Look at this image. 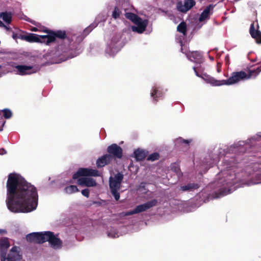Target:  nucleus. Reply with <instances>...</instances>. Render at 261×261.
I'll return each instance as SVG.
<instances>
[{
	"mask_svg": "<svg viewBox=\"0 0 261 261\" xmlns=\"http://www.w3.org/2000/svg\"><path fill=\"white\" fill-rule=\"evenodd\" d=\"M38 200V193L34 186L18 174L9 175L6 202L11 212H32L36 209Z\"/></svg>",
	"mask_w": 261,
	"mask_h": 261,
	"instance_id": "nucleus-1",
	"label": "nucleus"
},
{
	"mask_svg": "<svg viewBox=\"0 0 261 261\" xmlns=\"http://www.w3.org/2000/svg\"><path fill=\"white\" fill-rule=\"evenodd\" d=\"M197 67L194 66L193 69L197 76L201 77L207 83L210 84L212 86H221L223 85H231L237 84L241 81L248 80L252 77H255L261 71L260 67H257L255 70H250L247 74L245 72L241 71L239 72H234L231 74V76L227 80H217L214 77H212L205 73H202L201 75L198 73Z\"/></svg>",
	"mask_w": 261,
	"mask_h": 261,
	"instance_id": "nucleus-2",
	"label": "nucleus"
},
{
	"mask_svg": "<svg viewBox=\"0 0 261 261\" xmlns=\"http://www.w3.org/2000/svg\"><path fill=\"white\" fill-rule=\"evenodd\" d=\"M236 175L234 173V170L230 167H226L222 169L216 176V185L219 188L220 192L216 193L211 195L208 199L218 198L221 196L230 193L234 188L230 187L236 183Z\"/></svg>",
	"mask_w": 261,
	"mask_h": 261,
	"instance_id": "nucleus-3",
	"label": "nucleus"
},
{
	"mask_svg": "<svg viewBox=\"0 0 261 261\" xmlns=\"http://www.w3.org/2000/svg\"><path fill=\"white\" fill-rule=\"evenodd\" d=\"M100 173L96 169L81 168L73 174V179H78L77 184L81 186L94 187L96 185L95 180L90 177H81L80 176H99Z\"/></svg>",
	"mask_w": 261,
	"mask_h": 261,
	"instance_id": "nucleus-4",
	"label": "nucleus"
},
{
	"mask_svg": "<svg viewBox=\"0 0 261 261\" xmlns=\"http://www.w3.org/2000/svg\"><path fill=\"white\" fill-rule=\"evenodd\" d=\"M125 17L130 20L135 25L131 27L132 30L134 32L139 34H142L146 29L148 24V21L146 19H142L139 18L137 15L132 13H126Z\"/></svg>",
	"mask_w": 261,
	"mask_h": 261,
	"instance_id": "nucleus-5",
	"label": "nucleus"
},
{
	"mask_svg": "<svg viewBox=\"0 0 261 261\" xmlns=\"http://www.w3.org/2000/svg\"><path fill=\"white\" fill-rule=\"evenodd\" d=\"M54 38L55 37L52 36H41L34 34H30L28 35H19L18 37V39H21L28 42L44 43L47 45H48L50 42L54 41L55 39Z\"/></svg>",
	"mask_w": 261,
	"mask_h": 261,
	"instance_id": "nucleus-6",
	"label": "nucleus"
},
{
	"mask_svg": "<svg viewBox=\"0 0 261 261\" xmlns=\"http://www.w3.org/2000/svg\"><path fill=\"white\" fill-rule=\"evenodd\" d=\"M123 179V175L117 173L114 177L110 178V188L111 193L115 199L118 200L120 198L119 190L120 188L121 182Z\"/></svg>",
	"mask_w": 261,
	"mask_h": 261,
	"instance_id": "nucleus-7",
	"label": "nucleus"
},
{
	"mask_svg": "<svg viewBox=\"0 0 261 261\" xmlns=\"http://www.w3.org/2000/svg\"><path fill=\"white\" fill-rule=\"evenodd\" d=\"M45 242H48L50 246L54 249H60L62 247V241L58 238V234L55 235L53 232L45 231Z\"/></svg>",
	"mask_w": 261,
	"mask_h": 261,
	"instance_id": "nucleus-8",
	"label": "nucleus"
},
{
	"mask_svg": "<svg viewBox=\"0 0 261 261\" xmlns=\"http://www.w3.org/2000/svg\"><path fill=\"white\" fill-rule=\"evenodd\" d=\"M257 184H261V169L254 167L253 172L249 174L245 185L250 186Z\"/></svg>",
	"mask_w": 261,
	"mask_h": 261,
	"instance_id": "nucleus-9",
	"label": "nucleus"
},
{
	"mask_svg": "<svg viewBox=\"0 0 261 261\" xmlns=\"http://www.w3.org/2000/svg\"><path fill=\"white\" fill-rule=\"evenodd\" d=\"M45 231L40 232H33L27 235L26 239L28 242L35 244H42L45 242Z\"/></svg>",
	"mask_w": 261,
	"mask_h": 261,
	"instance_id": "nucleus-10",
	"label": "nucleus"
},
{
	"mask_svg": "<svg viewBox=\"0 0 261 261\" xmlns=\"http://www.w3.org/2000/svg\"><path fill=\"white\" fill-rule=\"evenodd\" d=\"M21 259V255L18 251V247H13L10 250L8 256L1 257V261H20Z\"/></svg>",
	"mask_w": 261,
	"mask_h": 261,
	"instance_id": "nucleus-11",
	"label": "nucleus"
},
{
	"mask_svg": "<svg viewBox=\"0 0 261 261\" xmlns=\"http://www.w3.org/2000/svg\"><path fill=\"white\" fill-rule=\"evenodd\" d=\"M120 49V43L115 40H111L108 42L106 53L110 56H114Z\"/></svg>",
	"mask_w": 261,
	"mask_h": 261,
	"instance_id": "nucleus-12",
	"label": "nucleus"
},
{
	"mask_svg": "<svg viewBox=\"0 0 261 261\" xmlns=\"http://www.w3.org/2000/svg\"><path fill=\"white\" fill-rule=\"evenodd\" d=\"M195 5L194 0H184L177 3L176 8L181 12H186Z\"/></svg>",
	"mask_w": 261,
	"mask_h": 261,
	"instance_id": "nucleus-13",
	"label": "nucleus"
},
{
	"mask_svg": "<svg viewBox=\"0 0 261 261\" xmlns=\"http://www.w3.org/2000/svg\"><path fill=\"white\" fill-rule=\"evenodd\" d=\"M135 213H118L112 215V220L117 223H126L128 217Z\"/></svg>",
	"mask_w": 261,
	"mask_h": 261,
	"instance_id": "nucleus-14",
	"label": "nucleus"
},
{
	"mask_svg": "<svg viewBox=\"0 0 261 261\" xmlns=\"http://www.w3.org/2000/svg\"><path fill=\"white\" fill-rule=\"evenodd\" d=\"M157 201L155 199L148 201L142 204H140L136 207L135 210L132 212H143L149 210L151 207L156 204Z\"/></svg>",
	"mask_w": 261,
	"mask_h": 261,
	"instance_id": "nucleus-15",
	"label": "nucleus"
},
{
	"mask_svg": "<svg viewBox=\"0 0 261 261\" xmlns=\"http://www.w3.org/2000/svg\"><path fill=\"white\" fill-rule=\"evenodd\" d=\"M181 51L185 53L188 58L191 60V61L196 62V63H201L202 62V56L201 55L198 51H188V52H184L183 48L181 49Z\"/></svg>",
	"mask_w": 261,
	"mask_h": 261,
	"instance_id": "nucleus-16",
	"label": "nucleus"
},
{
	"mask_svg": "<svg viewBox=\"0 0 261 261\" xmlns=\"http://www.w3.org/2000/svg\"><path fill=\"white\" fill-rule=\"evenodd\" d=\"M10 246L7 238H3L0 240L1 257H4L7 255V250Z\"/></svg>",
	"mask_w": 261,
	"mask_h": 261,
	"instance_id": "nucleus-17",
	"label": "nucleus"
},
{
	"mask_svg": "<svg viewBox=\"0 0 261 261\" xmlns=\"http://www.w3.org/2000/svg\"><path fill=\"white\" fill-rule=\"evenodd\" d=\"M108 152L114 156L121 158L122 154V148L116 144H113L108 147Z\"/></svg>",
	"mask_w": 261,
	"mask_h": 261,
	"instance_id": "nucleus-18",
	"label": "nucleus"
},
{
	"mask_svg": "<svg viewBox=\"0 0 261 261\" xmlns=\"http://www.w3.org/2000/svg\"><path fill=\"white\" fill-rule=\"evenodd\" d=\"M15 68L18 70V73L21 75L30 74L36 72V70H34L31 66L17 65Z\"/></svg>",
	"mask_w": 261,
	"mask_h": 261,
	"instance_id": "nucleus-19",
	"label": "nucleus"
},
{
	"mask_svg": "<svg viewBox=\"0 0 261 261\" xmlns=\"http://www.w3.org/2000/svg\"><path fill=\"white\" fill-rule=\"evenodd\" d=\"M250 33L257 43H261V33L260 31L255 29L254 24L253 23L251 24Z\"/></svg>",
	"mask_w": 261,
	"mask_h": 261,
	"instance_id": "nucleus-20",
	"label": "nucleus"
},
{
	"mask_svg": "<svg viewBox=\"0 0 261 261\" xmlns=\"http://www.w3.org/2000/svg\"><path fill=\"white\" fill-rule=\"evenodd\" d=\"M112 159V156L109 154H106L97 159L96 162L97 166L98 168L102 167L107 164Z\"/></svg>",
	"mask_w": 261,
	"mask_h": 261,
	"instance_id": "nucleus-21",
	"label": "nucleus"
},
{
	"mask_svg": "<svg viewBox=\"0 0 261 261\" xmlns=\"http://www.w3.org/2000/svg\"><path fill=\"white\" fill-rule=\"evenodd\" d=\"M150 95L154 101H157L158 98L163 96L161 88L157 86L153 87L151 90Z\"/></svg>",
	"mask_w": 261,
	"mask_h": 261,
	"instance_id": "nucleus-22",
	"label": "nucleus"
},
{
	"mask_svg": "<svg viewBox=\"0 0 261 261\" xmlns=\"http://www.w3.org/2000/svg\"><path fill=\"white\" fill-rule=\"evenodd\" d=\"M134 156L136 160L140 161L145 158L146 152L143 149H138L134 151Z\"/></svg>",
	"mask_w": 261,
	"mask_h": 261,
	"instance_id": "nucleus-23",
	"label": "nucleus"
},
{
	"mask_svg": "<svg viewBox=\"0 0 261 261\" xmlns=\"http://www.w3.org/2000/svg\"><path fill=\"white\" fill-rule=\"evenodd\" d=\"M211 11V7H207L201 14L199 20L200 22L204 21L208 18Z\"/></svg>",
	"mask_w": 261,
	"mask_h": 261,
	"instance_id": "nucleus-24",
	"label": "nucleus"
},
{
	"mask_svg": "<svg viewBox=\"0 0 261 261\" xmlns=\"http://www.w3.org/2000/svg\"><path fill=\"white\" fill-rule=\"evenodd\" d=\"M0 17L6 23H10L12 20V14L7 12H2L0 14Z\"/></svg>",
	"mask_w": 261,
	"mask_h": 261,
	"instance_id": "nucleus-25",
	"label": "nucleus"
},
{
	"mask_svg": "<svg viewBox=\"0 0 261 261\" xmlns=\"http://www.w3.org/2000/svg\"><path fill=\"white\" fill-rule=\"evenodd\" d=\"M178 32L182 33L184 36L186 35L187 24L185 22H181L177 27Z\"/></svg>",
	"mask_w": 261,
	"mask_h": 261,
	"instance_id": "nucleus-26",
	"label": "nucleus"
},
{
	"mask_svg": "<svg viewBox=\"0 0 261 261\" xmlns=\"http://www.w3.org/2000/svg\"><path fill=\"white\" fill-rule=\"evenodd\" d=\"M65 191L66 193L70 194L79 191V189L75 186H70L65 188Z\"/></svg>",
	"mask_w": 261,
	"mask_h": 261,
	"instance_id": "nucleus-27",
	"label": "nucleus"
},
{
	"mask_svg": "<svg viewBox=\"0 0 261 261\" xmlns=\"http://www.w3.org/2000/svg\"><path fill=\"white\" fill-rule=\"evenodd\" d=\"M48 36H54L55 38V39L54 41L50 42L48 44H49L51 42H54L55 40H56V37H58V38H61V39H63L66 36V34H65V33L64 32H62V31H58L57 32H56L55 34H53V35H48Z\"/></svg>",
	"mask_w": 261,
	"mask_h": 261,
	"instance_id": "nucleus-28",
	"label": "nucleus"
},
{
	"mask_svg": "<svg viewBox=\"0 0 261 261\" xmlns=\"http://www.w3.org/2000/svg\"><path fill=\"white\" fill-rule=\"evenodd\" d=\"M198 187L197 185L189 184L187 185L181 187V189L182 191L191 190L194 189H196Z\"/></svg>",
	"mask_w": 261,
	"mask_h": 261,
	"instance_id": "nucleus-29",
	"label": "nucleus"
},
{
	"mask_svg": "<svg viewBox=\"0 0 261 261\" xmlns=\"http://www.w3.org/2000/svg\"><path fill=\"white\" fill-rule=\"evenodd\" d=\"M0 114H2V116L3 115L6 119H9L12 116V112L9 109H4L0 111Z\"/></svg>",
	"mask_w": 261,
	"mask_h": 261,
	"instance_id": "nucleus-30",
	"label": "nucleus"
},
{
	"mask_svg": "<svg viewBox=\"0 0 261 261\" xmlns=\"http://www.w3.org/2000/svg\"><path fill=\"white\" fill-rule=\"evenodd\" d=\"M159 158V154L158 153H153L150 154L147 158L148 160L154 161Z\"/></svg>",
	"mask_w": 261,
	"mask_h": 261,
	"instance_id": "nucleus-31",
	"label": "nucleus"
},
{
	"mask_svg": "<svg viewBox=\"0 0 261 261\" xmlns=\"http://www.w3.org/2000/svg\"><path fill=\"white\" fill-rule=\"evenodd\" d=\"M120 13V10L118 8L115 7L112 13V17L116 19L119 17Z\"/></svg>",
	"mask_w": 261,
	"mask_h": 261,
	"instance_id": "nucleus-32",
	"label": "nucleus"
},
{
	"mask_svg": "<svg viewBox=\"0 0 261 261\" xmlns=\"http://www.w3.org/2000/svg\"><path fill=\"white\" fill-rule=\"evenodd\" d=\"M191 142V140H185L181 138H179L177 139L176 140V144L185 143L186 144H188Z\"/></svg>",
	"mask_w": 261,
	"mask_h": 261,
	"instance_id": "nucleus-33",
	"label": "nucleus"
},
{
	"mask_svg": "<svg viewBox=\"0 0 261 261\" xmlns=\"http://www.w3.org/2000/svg\"><path fill=\"white\" fill-rule=\"evenodd\" d=\"M172 169L174 170V172L176 174L177 176L179 177L181 175V172L180 170V169L178 167L175 166V167H172Z\"/></svg>",
	"mask_w": 261,
	"mask_h": 261,
	"instance_id": "nucleus-34",
	"label": "nucleus"
},
{
	"mask_svg": "<svg viewBox=\"0 0 261 261\" xmlns=\"http://www.w3.org/2000/svg\"><path fill=\"white\" fill-rule=\"evenodd\" d=\"M5 123V121H4L2 114H0V131L3 130V127Z\"/></svg>",
	"mask_w": 261,
	"mask_h": 261,
	"instance_id": "nucleus-35",
	"label": "nucleus"
},
{
	"mask_svg": "<svg viewBox=\"0 0 261 261\" xmlns=\"http://www.w3.org/2000/svg\"><path fill=\"white\" fill-rule=\"evenodd\" d=\"M82 194L85 197H88L89 196V191L88 189H84L82 191Z\"/></svg>",
	"mask_w": 261,
	"mask_h": 261,
	"instance_id": "nucleus-36",
	"label": "nucleus"
},
{
	"mask_svg": "<svg viewBox=\"0 0 261 261\" xmlns=\"http://www.w3.org/2000/svg\"><path fill=\"white\" fill-rule=\"evenodd\" d=\"M108 237H111V238H114L116 237V236H117V233H111L110 232H108Z\"/></svg>",
	"mask_w": 261,
	"mask_h": 261,
	"instance_id": "nucleus-37",
	"label": "nucleus"
},
{
	"mask_svg": "<svg viewBox=\"0 0 261 261\" xmlns=\"http://www.w3.org/2000/svg\"><path fill=\"white\" fill-rule=\"evenodd\" d=\"M0 27H2L5 28L7 30L10 31V28L7 25H5L1 20H0Z\"/></svg>",
	"mask_w": 261,
	"mask_h": 261,
	"instance_id": "nucleus-38",
	"label": "nucleus"
},
{
	"mask_svg": "<svg viewBox=\"0 0 261 261\" xmlns=\"http://www.w3.org/2000/svg\"><path fill=\"white\" fill-rule=\"evenodd\" d=\"M18 36H19L18 34H17V33H15L14 32H13L12 36L13 39H14V40H17L18 39Z\"/></svg>",
	"mask_w": 261,
	"mask_h": 261,
	"instance_id": "nucleus-39",
	"label": "nucleus"
},
{
	"mask_svg": "<svg viewBox=\"0 0 261 261\" xmlns=\"http://www.w3.org/2000/svg\"><path fill=\"white\" fill-rule=\"evenodd\" d=\"M6 231L5 230H3V229H1L0 230V232L2 233V232H6Z\"/></svg>",
	"mask_w": 261,
	"mask_h": 261,
	"instance_id": "nucleus-40",
	"label": "nucleus"
},
{
	"mask_svg": "<svg viewBox=\"0 0 261 261\" xmlns=\"http://www.w3.org/2000/svg\"><path fill=\"white\" fill-rule=\"evenodd\" d=\"M258 136L261 137V133H258L257 135Z\"/></svg>",
	"mask_w": 261,
	"mask_h": 261,
	"instance_id": "nucleus-41",
	"label": "nucleus"
},
{
	"mask_svg": "<svg viewBox=\"0 0 261 261\" xmlns=\"http://www.w3.org/2000/svg\"><path fill=\"white\" fill-rule=\"evenodd\" d=\"M37 30V29L36 28H34L32 29V31H36Z\"/></svg>",
	"mask_w": 261,
	"mask_h": 261,
	"instance_id": "nucleus-42",
	"label": "nucleus"
},
{
	"mask_svg": "<svg viewBox=\"0 0 261 261\" xmlns=\"http://www.w3.org/2000/svg\"><path fill=\"white\" fill-rule=\"evenodd\" d=\"M210 59L211 60H214V58L213 57H210Z\"/></svg>",
	"mask_w": 261,
	"mask_h": 261,
	"instance_id": "nucleus-43",
	"label": "nucleus"
},
{
	"mask_svg": "<svg viewBox=\"0 0 261 261\" xmlns=\"http://www.w3.org/2000/svg\"><path fill=\"white\" fill-rule=\"evenodd\" d=\"M91 27L89 26V27L88 28H87V30H90V29L91 30Z\"/></svg>",
	"mask_w": 261,
	"mask_h": 261,
	"instance_id": "nucleus-44",
	"label": "nucleus"
},
{
	"mask_svg": "<svg viewBox=\"0 0 261 261\" xmlns=\"http://www.w3.org/2000/svg\"><path fill=\"white\" fill-rule=\"evenodd\" d=\"M1 68V66L0 65V68Z\"/></svg>",
	"mask_w": 261,
	"mask_h": 261,
	"instance_id": "nucleus-45",
	"label": "nucleus"
}]
</instances>
